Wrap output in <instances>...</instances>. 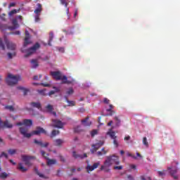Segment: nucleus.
<instances>
[{"label": "nucleus", "instance_id": "f257e3e1", "mask_svg": "<svg viewBox=\"0 0 180 180\" xmlns=\"http://www.w3.org/2000/svg\"><path fill=\"white\" fill-rule=\"evenodd\" d=\"M33 124V121L32 120H24L22 122H18L17 126H25L20 127V132L22 134L26 139H30L33 134L39 136V134H46V130L44 129L37 127L36 130L33 131L31 134L27 133L29 131V127Z\"/></svg>", "mask_w": 180, "mask_h": 180}, {"label": "nucleus", "instance_id": "f03ea898", "mask_svg": "<svg viewBox=\"0 0 180 180\" xmlns=\"http://www.w3.org/2000/svg\"><path fill=\"white\" fill-rule=\"evenodd\" d=\"M113 164H115V165H119L120 164V161H119V157L115 155L111 156H107L106 160L104 162V165H102L101 167V171L109 172L110 171V169H109V167H112Z\"/></svg>", "mask_w": 180, "mask_h": 180}, {"label": "nucleus", "instance_id": "7ed1b4c3", "mask_svg": "<svg viewBox=\"0 0 180 180\" xmlns=\"http://www.w3.org/2000/svg\"><path fill=\"white\" fill-rule=\"evenodd\" d=\"M20 79V76L8 74L6 79V82L10 86H13V85H16V84L19 82Z\"/></svg>", "mask_w": 180, "mask_h": 180}, {"label": "nucleus", "instance_id": "20e7f679", "mask_svg": "<svg viewBox=\"0 0 180 180\" xmlns=\"http://www.w3.org/2000/svg\"><path fill=\"white\" fill-rule=\"evenodd\" d=\"M40 153L41 154V156L44 157L45 160H47V162H46L47 165L50 166V165H54L57 164V160L56 159L49 158L48 157L49 153H46L44 150H41Z\"/></svg>", "mask_w": 180, "mask_h": 180}, {"label": "nucleus", "instance_id": "39448f33", "mask_svg": "<svg viewBox=\"0 0 180 180\" xmlns=\"http://www.w3.org/2000/svg\"><path fill=\"white\" fill-rule=\"evenodd\" d=\"M38 49H40V44L36 43L32 47L27 50L26 51L27 53L25 55V57L27 58V57L32 56L33 53H35L36 50H37Z\"/></svg>", "mask_w": 180, "mask_h": 180}, {"label": "nucleus", "instance_id": "423d86ee", "mask_svg": "<svg viewBox=\"0 0 180 180\" xmlns=\"http://www.w3.org/2000/svg\"><path fill=\"white\" fill-rule=\"evenodd\" d=\"M21 158L26 165H27L28 167H30V165H32V163H30V160H35L36 157L22 155L21 156Z\"/></svg>", "mask_w": 180, "mask_h": 180}, {"label": "nucleus", "instance_id": "0eeeda50", "mask_svg": "<svg viewBox=\"0 0 180 180\" xmlns=\"http://www.w3.org/2000/svg\"><path fill=\"white\" fill-rule=\"evenodd\" d=\"M102 146H103V141H99L97 143L93 144L91 146L92 148L91 149V154L96 153V151H98V150H99V148H101V147H102Z\"/></svg>", "mask_w": 180, "mask_h": 180}, {"label": "nucleus", "instance_id": "6e6552de", "mask_svg": "<svg viewBox=\"0 0 180 180\" xmlns=\"http://www.w3.org/2000/svg\"><path fill=\"white\" fill-rule=\"evenodd\" d=\"M4 41L8 50L13 51L16 49V44L9 41L6 37L4 38Z\"/></svg>", "mask_w": 180, "mask_h": 180}, {"label": "nucleus", "instance_id": "1a4fd4ad", "mask_svg": "<svg viewBox=\"0 0 180 180\" xmlns=\"http://www.w3.org/2000/svg\"><path fill=\"white\" fill-rule=\"evenodd\" d=\"M13 127V125L12 124L9 123L8 120H6L4 122H2V120L0 118V129H12Z\"/></svg>", "mask_w": 180, "mask_h": 180}, {"label": "nucleus", "instance_id": "9d476101", "mask_svg": "<svg viewBox=\"0 0 180 180\" xmlns=\"http://www.w3.org/2000/svg\"><path fill=\"white\" fill-rule=\"evenodd\" d=\"M99 165H101V162H99L94 163L92 166L88 165L86 167V169L87 172L89 174V172L94 171V169H96V168H98Z\"/></svg>", "mask_w": 180, "mask_h": 180}, {"label": "nucleus", "instance_id": "9b49d317", "mask_svg": "<svg viewBox=\"0 0 180 180\" xmlns=\"http://www.w3.org/2000/svg\"><path fill=\"white\" fill-rule=\"evenodd\" d=\"M53 127H57L58 129H63L64 127V123L59 120H53Z\"/></svg>", "mask_w": 180, "mask_h": 180}, {"label": "nucleus", "instance_id": "f8f14e48", "mask_svg": "<svg viewBox=\"0 0 180 180\" xmlns=\"http://www.w3.org/2000/svg\"><path fill=\"white\" fill-rule=\"evenodd\" d=\"M51 75L54 78V79H56V81H60L63 77L61 72L58 71L51 72Z\"/></svg>", "mask_w": 180, "mask_h": 180}, {"label": "nucleus", "instance_id": "ddd939ff", "mask_svg": "<svg viewBox=\"0 0 180 180\" xmlns=\"http://www.w3.org/2000/svg\"><path fill=\"white\" fill-rule=\"evenodd\" d=\"M32 43L30 41V34L29 33V31L25 30V38L24 41V47H26L28 44H30Z\"/></svg>", "mask_w": 180, "mask_h": 180}, {"label": "nucleus", "instance_id": "4468645a", "mask_svg": "<svg viewBox=\"0 0 180 180\" xmlns=\"http://www.w3.org/2000/svg\"><path fill=\"white\" fill-rule=\"evenodd\" d=\"M60 2L61 5H64V6L66 8V13L68 15V19H70V16H71V14H70V8H68V2H67V0H60Z\"/></svg>", "mask_w": 180, "mask_h": 180}, {"label": "nucleus", "instance_id": "2eb2a0df", "mask_svg": "<svg viewBox=\"0 0 180 180\" xmlns=\"http://www.w3.org/2000/svg\"><path fill=\"white\" fill-rule=\"evenodd\" d=\"M12 24L13 26L8 27L9 30H15L19 27V24L18 23V20L16 18L13 19Z\"/></svg>", "mask_w": 180, "mask_h": 180}, {"label": "nucleus", "instance_id": "dca6fc26", "mask_svg": "<svg viewBox=\"0 0 180 180\" xmlns=\"http://www.w3.org/2000/svg\"><path fill=\"white\" fill-rule=\"evenodd\" d=\"M72 157H74V158H80L81 160H82V158H86V157H88L86 155V153H84L83 155H79V154H77V152L73 151L72 152Z\"/></svg>", "mask_w": 180, "mask_h": 180}, {"label": "nucleus", "instance_id": "f3484780", "mask_svg": "<svg viewBox=\"0 0 180 180\" xmlns=\"http://www.w3.org/2000/svg\"><path fill=\"white\" fill-rule=\"evenodd\" d=\"M37 8L34 10L35 15H40L41 13V11H43V7L40 3L37 4Z\"/></svg>", "mask_w": 180, "mask_h": 180}, {"label": "nucleus", "instance_id": "a211bd4d", "mask_svg": "<svg viewBox=\"0 0 180 180\" xmlns=\"http://www.w3.org/2000/svg\"><path fill=\"white\" fill-rule=\"evenodd\" d=\"M34 144H37V146H40V147H49V143H43V142H41V141H38L37 139H34Z\"/></svg>", "mask_w": 180, "mask_h": 180}, {"label": "nucleus", "instance_id": "6ab92c4d", "mask_svg": "<svg viewBox=\"0 0 180 180\" xmlns=\"http://www.w3.org/2000/svg\"><path fill=\"white\" fill-rule=\"evenodd\" d=\"M32 108H37L39 110H41V104L39 102H32L30 103Z\"/></svg>", "mask_w": 180, "mask_h": 180}, {"label": "nucleus", "instance_id": "aec40b11", "mask_svg": "<svg viewBox=\"0 0 180 180\" xmlns=\"http://www.w3.org/2000/svg\"><path fill=\"white\" fill-rule=\"evenodd\" d=\"M178 172V169H171L169 171V174L174 179H178V175H176V173Z\"/></svg>", "mask_w": 180, "mask_h": 180}, {"label": "nucleus", "instance_id": "412c9836", "mask_svg": "<svg viewBox=\"0 0 180 180\" xmlns=\"http://www.w3.org/2000/svg\"><path fill=\"white\" fill-rule=\"evenodd\" d=\"M60 80L62 81V84H70L72 82V80H68V78L65 75L62 76Z\"/></svg>", "mask_w": 180, "mask_h": 180}, {"label": "nucleus", "instance_id": "4be33fe9", "mask_svg": "<svg viewBox=\"0 0 180 180\" xmlns=\"http://www.w3.org/2000/svg\"><path fill=\"white\" fill-rule=\"evenodd\" d=\"M30 63L32 68H37V67H39V61H37V59H32Z\"/></svg>", "mask_w": 180, "mask_h": 180}, {"label": "nucleus", "instance_id": "5701e85b", "mask_svg": "<svg viewBox=\"0 0 180 180\" xmlns=\"http://www.w3.org/2000/svg\"><path fill=\"white\" fill-rule=\"evenodd\" d=\"M4 109L6 110H9L10 112H14L15 111V103H13V105H5Z\"/></svg>", "mask_w": 180, "mask_h": 180}, {"label": "nucleus", "instance_id": "b1692460", "mask_svg": "<svg viewBox=\"0 0 180 180\" xmlns=\"http://www.w3.org/2000/svg\"><path fill=\"white\" fill-rule=\"evenodd\" d=\"M82 124H83V126H90L91 122H89V117H86L84 120H82Z\"/></svg>", "mask_w": 180, "mask_h": 180}, {"label": "nucleus", "instance_id": "393cba45", "mask_svg": "<svg viewBox=\"0 0 180 180\" xmlns=\"http://www.w3.org/2000/svg\"><path fill=\"white\" fill-rule=\"evenodd\" d=\"M65 98L68 103V106H75V101L68 100V96H65Z\"/></svg>", "mask_w": 180, "mask_h": 180}, {"label": "nucleus", "instance_id": "a878e982", "mask_svg": "<svg viewBox=\"0 0 180 180\" xmlns=\"http://www.w3.org/2000/svg\"><path fill=\"white\" fill-rule=\"evenodd\" d=\"M18 168L21 172H26L27 171V168L23 167V163H19Z\"/></svg>", "mask_w": 180, "mask_h": 180}, {"label": "nucleus", "instance_id": "bb28decb", "mask_svg": "<svg viewBox=\"0 0 180 180\" xmlns=\"http://www.w3.org/2000/svg\"><path fill=\"white\" fill-rule=\"evenodd\" d=\"M54 39V33L53 32H49V39L48 41V45L51 46V42Z\"/></svg>", "mask_w": 180, "mask_h": 180}, {"label": "nucleus", "instance_id": "cd10ccee", "mask_svg": "<svg viewBox=\"0 0 180 180\" xmlns=\"http://www.w3.org/2000/svg\"><path fill=\"white\" fill-rule=\"evenodd\" d=\"M34 172H36L37 175H39V176L40 178H44V179H47V177H46V176H44V174H43L39 172V169H37V167L34 168Z\"/></svg>", "mask_w": 180, "mask_h": 180}, {"label": "nucleus", "instance_id": "c85d7f7f", "mask_svg": "<svg viewBox=\"0 0 180 180\" xmlns=\"http://www.w3.org/2000/svg\"><path fill=\"white\" fill-rule=\"evenodd\" d=\"M17 88L18 89H20V91H22L24 96H26V95H27V92H29V89H25V87H22V86H18Z\"/></svg>", "mask_w": 180, "mask_h": 180}, {"label": "nucleus", "instance_id": "c756f323", "mask_svg": "<svg viewBox=\"0 0 180 180\" xmlns=\"http://www.w3.org/2000/svg\"><path fill=\"white\" fill-rule=\"evenodd\" d=\"M64 141L63 139H56L55 140V146L60 147L61 144H63Z\"/></svg>", "mask_w": 180, "mask_h": 180}, {"label": "nucleus", "instance_id": "7c9ffc66", "mask_svg": "<svg viewBox=\"0 0 180 180\" xmlns=\"http://www.w3.org/2000/svg\"><path fill=\"white\" fill-rule=\"evenodd\" d=\"M113 109H115V106H113L112 104H110L109 108L106 109V112H109L110 113H115V110Z\"/></svg>", "mask_w": 180, "mask_h": 180}, {"label": "nucleus", "instance_id": "2f4dec72", "mask_svg": "<svg viewBox=\"0 0 180 180\" xmlns=\"http://www.w3.org/2000/svg\"><path fill=\"white\" fill-rule=\"evenodd\" d=\"M107 134H109L110 137L112 139V140L115 139H117V136H116V134H115V131H108Z\"/></svg>", "mask_w": 180, "mask_h": 180}, {"label": "nucleus", "instance_id": "473e14b6", "mask_svg": "<svg viewBox=\"0 0 180 180\" xmlns=\"http://www.w3.org/2000/svg\"><path fill=\"white\" fill-rule=\"evenodd\" d=\"M53 89H55V91L52 90V91H49V96H51V95H54V94H56V92H60V89H58L57 87H53Z\"/></svg>", "mask_w": 180, "mask_h": 180}, {"label": "nucleus", "instance_id": "72a5a7b5", "mask_svg": "<svg viewBox=\"0 0 180 180\" xmlns=\"http://www.w3.org/2000/svg\"><path fill=\"white\" fill-rule=\"evenodd\" d=\"M98 133H99V130L98 129H93L91 131V137H95V136H96L98 134Z\"/></svg>", "mask_w": 180, "mask_h": 180}, {"label": "nucleus", "instance_id": "f704fd0d", "mask_svg": "<svg viewBox=\"0 0 180 180\" xmlns=\"http://www.w3.org/2000/svg\"><path fill=\"white\" fill-rule=\"evenodd\" d=\"M58 134H60V131L54 129L51 132V137H56Z\"/></svg>", "mask_w": 180, "mask_h": 180}, {"label": "nucleus", "instance_id": "c9c22d12", "mask_svg": "<svg viewBox=\"0 0 180 180\" xmlns=\"http://www.w3.org/2000/svg\"><path fill=\"white\" fill-rule=\"evenodd\" d=\"M0 29L1 30H6V29H9V27L5 24L0 23Z\"/></svg>", "mask_w": 180, "mask_h": 180}, {"label": "nucleus", "instance_id": "e433bc0d", "mask_svg": "<svg viewBox=\"0 0 180 180\" xmlns=\"http://www.w3.org/2000/svg\"><path fill=\"white\" fill-rule=\"evenodd\" d=\"M45 108L46 109L47 112H53V108L52 105L49 104L48 105L46 106Z\"/></svg>", "mask_w": 180, "mask_h": 180}, {"label": "nucleus", "instance_id": "4c0bfd02", "mask_svg": "<svg viewBox=\"0 0 180 180\" xmlns=\"http://www.w3.org/2000/svg\"><path fill=\"white\" fill-rule=\"evenodd\" d=\"M74 94V89L72 88H69L68 90L66 91V95L70 96Z\"/></svg>", "mask_w": 180, "mask_h": 180}, {"label": "nucleus", "instance_id": "58836bf2", "mask_svg": "<svg viewBox=\"0 0 180 180\" xmlns=\"http://www.w3.org/2000/svg\"><path fill=\"white\" fill-rule=\"evenodd\" d=\"M143 144L145 145V146L148 148V141H147V137H143Z\"/></svg>", "mask_w": 180, "mask_h": 180}, {"label": "nucleus", "instance_id": "ea45409f", "mask_svg": "<svg viewBox=\"0 0 180 180\" xmlns=\"http://www.w3.org/2000/svg\"><path fill=\"white\" fill-rule=\"evenodd\" d=\"M8 153L10 155H13L16 154V149H8Z\"/></svg>", "mask_w": 180, "mask_h": 180}, {"label": "nucleus", "instance_id": "a19ab883", "mask_svg": "<svg viewBox=\"0 0 180 180\" xmlns=\"http://www.w3.org/2000/svg\"><path fill=\"white\" fill-rule=\"evenodd\" d=\"M82 131V129H81V126H77L75 127V133H81Z\"/></svg>", "mask_w": 180, "mask_h": 180}, {"label": "nucleus", "instance_id": "79ce46f5", "mask_svg": "<svg viewBox=\"0 0 180 180\" xmlns=\"http://www.w3.org/2000/svg\"><path fill=\"white\" fill-rule=\"evenodd\" d=\"M37 92L40 95H42V96H46V89L38 90Z\"/></svg>", "mask_w": 180, "mask_h": 180}, {"label": "nucleus", "instance_id": "37998d69", "mask_svg": "<svg viewBox=\"0 0 180 180\" xmlns=\"http://www.w3.org/2000/svg\"><path fill=\"white\" fill-rule=\"evenodd\" d=\"M158 174L159 175V176H161L162 178V176H165V170L163 171H158Z\"/></svg>", "mask_w": 180, "mask_h": 180}, {"label": "nucleus", "instance_id": "c03bdc74", "mask_svg": "<svg viewBox=\"0 0 180 180\" xmlns=\"http://www.w3.org/2000/svg\"><path fill=\"white\" fill-rule=\"evenodd\" d=\"M8 176V174H6V172H3L0 174V178H1L2 179H5V178H6Z\"/></svg>", "mask_w": 180, "mask_h": 180}, {"label": "nucleus", "instance_id": "a18cd8bd", "mask_svg": "<svg viewBox=\"0 0 180 180\" xmlns=\"http://www.w3.org/2000/svg\"><path fill=\"white\" fill-rule=\"evenodd\" d=\"M15 13H18V11H16V9H13L11 11H10L8 15H9V16H13V15H15Z\"/></svg>", "mask_w": 180, "mask_h": 180}, {"label": "nucleus", "instance_id": "49530a36", "mask_svg": "<svg viewBox=\"0 0 180 180\" xmlns=\"http://www.w3.org/2000/svg\"><path fill=\"white\" fill-rule=\"evenodd\" d=\"M0 47L2 49V50H5V45H4L1 38H0Z\"/></svg>", "mask_w": 180, "mask_h": 180}, {"label": "nucleus", "instance_id": "de8ad7c7", "mask_svg": "<svg viewBox=\"0 0 180 180\" xmlns=\"http://www.w3.org/2000/svg\"><path fill=\"white\" fill-rule=\"evenodd\" d=\"M2 157H5V158H8V154H6L5 152H2L1 154H0V158H2Z\"/></svg>", "mask_w": 180, "mask_h": 180}, {"label": "nucleus", "instance_id": "09e8293b", "mask_svg": "<svg viewBox=\"0 0 180 180\" xmlns=\"http://www.w3.org/2000/svg\"><path fill=\"white\" fill-rule=\"evenodd\" d=\"M35 22H40V14H36Z\"/></svg>", "mask_w": 180, "mask_h": 180}, {"label": "nucleus", "instance_id": "8fccbe9b", "mask_svg": "<svg viewBox=\"0 0 180 180\" xmlns=\"http://www.w3.org/2000/svg\"><path fill=\"white\" fill-rule=\"evenodd\" d=\"M114 169H117L118 171H120L121 169H123V166H115Z\"/></svg>", "mask_w": 180, "mask_h": 180}, {"label": "nucleus", "instance_id": "3c124183", "mask_svg": "<svg viewBox=\"0 0 180 180\" xmlns=\"http://www.w3.org/2000/svg\"><path fill=\"white\" fill-rule=\"evenodd\" d=\"M113 144L115 147H119V143L116 139H113Z\"/></svg>", "mask_w": 180, "mask_h": 180}, {"label": "nucleus", "instance_id": "603ef678", "mask_svg": "<svg viewBox=\"0 0 180 180\" xmlns=\"http://www.w3.org/2000/svg\"><path fill=\"white\" fill-rule=\"evenodd\" d=\"M58 50L60 51V53H64L65 51L64 47H59L58 48Z\"/></svg>", "mask_w": 180, "mask_h": 180}, {"label": "nucleus", "instance_id": "864d4df0", "mask_svg": "<svg viewBox=\"0 0 180 180\" xmlns=\"http://www.w3.org/2000/svg\"><path fill=\"white\" fill-rule=\"evenodd\" d=\"M12 56H16V53H8V58H12Z\"/></svg>", "mask_w": 180, "mask_h": 180}, {"label": "nucleus", "instance_id": "5fc2aeb1", "mask_svg": "<svg viewBox=\"0 0 180 180\" xmlns=\"http://www.w3.org/2000/svg\"><path fill=\"white\" fill-rule=\"evenodd\" d=\"M115 120L117 122V125L119 126V124H120V120H119V117H115Z\"/></svg>", "mask_w": 180, "mask_h": 180}, {"label": "nucleus", "instance_id": "6e6d98bb", "mask_svg": "<svg viewBox=\"0 0 180 180\" xmlns=\"http://www.w3.org/2000/svg\"><path fill=\"white\" fill-rule=\"evenodd\" d=\"M5 16H6L5 14H3L1 15H0V19H1V20H6V18H5Z\"/></svg>", "mask_w": 180, "mask_h": 180}, {"label": "nucleus", "instance_id": "4d7b16f0", "mask_svg": "<svg viewBox=\"0 0 180 180\" xmlns=\"http://www.w3.org/2000/svg\"><path fill=\"white\" fill-rule=\"evenodd\" d=\"M103 102L108 105V104H109V102H110V101L109 99L105 98L103 99Z\"/></svg>", "mask_w": 180, "mask_h": 180}, {"label": "nucleus", "instance_id": "13d9d810", "mask_svg": "<svg viewBox=\"0 0 180 180\" xmlns=\"http://www.w3.org/2000/svg\"><path fill=\"white\" fill-rule=\"evenodd\" d=\"M131 137L130 136H127L124 138V141H129L130 140Z\"/></svg>", "mask_w": 180, "mask_h": 180}, {"label": "nucleus", "instance_id": "bf43d9fd", "mask_svg": "<svg viewBox=\"0 0 180 180\" xmlns=\"http://www.w3.org/2000/svg\"><path fill=\"white\" fill-rule=\"evenodd\" d=\"M128 157H131L132 158H134L136 160L137 157L133 155L131 153H127Z\"/></svg>", "mask_w": 180, "mask_h": 180}, {"label": "nucleus", "instance_id": "052dcab7", "mask_svg": "<svg viewBox=\"0 0 180 180\" xmlns=\"http://www.w3.org/2000/svg\"><path fill=\"white\" fill-rule=\"evenodd\" d=\"M127 179H128L129 180H135V179H134V177L133 176H131V175H128V176H127Z\"/></svg>", "mask_w": 180, "mask_h": 180}, {"label": "nucleus", "instance_id": "680f3d73", "mask_svg": "<svg viewBox=\"0 0 180 180\" xmlns=\"http://www.w3.org/2000/svg\"><path fill=\"white\" fill-rule=\"evenodd\" d=\"M79 112L81 113H85V112H86V110H85V108H82L79 109Z\"/></svg>", "mask_w": 180, "mask_h": 180}, {"label": "nucleus", "instance_id": "e2e57ef3", "mask_svg": "<svg viewBox=\"0 0 180 180\" xmlns=\"http://www.w3.org/2000/svg\"><path fill=\"white\" fill-rule=\"evenodd\" d=\"M59 158H60V161H62V162H65V158H64L63 156L60 155Z\"/></svg>", "mask_w": 180, "mask_h": 180}, {"label": "nucleus", "instance_id": "0e129e2a", "mask_svg": "<svg viewBox=\"0 0 180 180\" xmlns=\"http://www.w3.org/2000/svg\"><path fill=\"white\" fill-rule=\"evenodd\" d=\"M12 34L19 35V34H20V31H15L14 32H12Z\"/></svg>", "mask_w": 180, "mask_h": 180}, {"label": "nucleus", "instance_id": "69168bd1", "mask_svg": "<svg viewBox=\"0 0 180 180\" xmlns=\"http://www.w3.org/2000/svg\"><path fill=\"white\" fill-rule=\"evenodd\" d=\"M41 85H42V86H50V84L47 83H41Z\"/></svg>", "mask_w": 180, "mask_h": 180}, {"label": "nucleus", "instance_id": "338daca9", "mask_svg": "<svg viewBox=\"0 0 180 180\" xmlns=\"http://www.w3.org/2000/svg\"><path fill=\"white\" fill-rule=\"evenodd\" d=\"M97 155H98V157H101V155H103V153L98 151V152H97Z\"/></svg>", "mask_w": 180, "mask_h": 180}, {"label": "nucleus", "instance_id": "774afa93", "mask_svg": "<svg viewBox=\"0 0 180 180\" xmlns=\"http://www.w3.org/2000/svg\"><path fill=\"white\" fill-rule=\"evenodd\" d=\"M140 179H141V180H146V176H140Z\"/></svg>", "mask_w": 180, "mask_h": 180}]
</instances>
